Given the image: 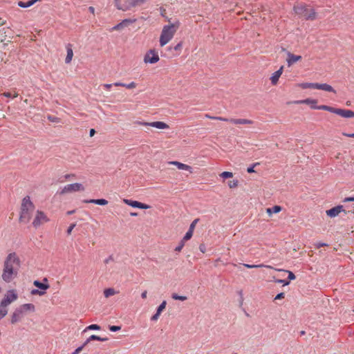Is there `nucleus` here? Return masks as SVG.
<instances>
[{"mask_svg": "<svg viewBox=\"0 0 354 354\" xmlns=\"http://www.w3.org/2000/svg\"><path fill=\"white\" fill-rule=\"evenodd\" d=\"M21 267V260L18 254L15 252L8 254L3 261L1 272V279L5 283H11L16 279Z\"/></svg>", "mask_w": 354, "mask_h": 354, "instance_id": "obj_1", "label": "nucleus"}, {"mask_svg": "<svg viewBox=\"0 0 354 354\" xmlns=\"http://www.w3.org/2000/svg\"><path fill=\"white\" fill-rule=\"evenodd\" d=\"M35 206L31 201L30 196H25L21 201L19 221L23 223H28L32 218Z\"/></svg>", "mask_w": 354, "mask_h": 354, "instance_id": "obj_2", "label": "nucleus"}, {"mask_svg": "<svg viewBox=\"0 0 354 354\" xmlns=\"http://www.w3.org/2000/svg\"><path fill=\"white\" fill-rule=\"evenodd\" d=\"M36 311V307L33 304H24L17 307L10 315V323L15 324L22 320L24 317L28 313Z\"/></svg>", "mask_w": 354, "mask_h": 354, "instance_id": "obj_3", "label": "nucleus"}, {"mask_svg": "<svg viewBox=\"0 0 354 354\" xmlns=\"http://www.w3.org/2000/svg\"><path fill=\"white\" fill-rule=\"evenodd\" d=\"M178 28V25L174 24L163 26L159 39L161 47L165 46L173 39Z\"/></svg>", "mask_w": 354, "mask_h": 354, "instance_id": "obj_4", "label": "nucleus"}, {"mask_svg": "<svg viewBox=\"0 0 354 354\" xmlns=\"http://www.w3.org/2000/svg\"><path fill=\"white\" fill-rule=\"evenodd\" d=\"M295 13L304 17L306 20H314L316 19V12L309 6L304 3H297L293 7Z\"/></svg>", "mask_w": 354, "mask_h": 354, "instance_id": "obj_5", "label": "nucleus"}, {"mask_svg": "<svg viewBox=\"0 0 354 354\" xmlns=\"http://www.w3.org/2000/svg\"><path fill=\"white\" fill-rule=\"evenodd\" d=\"M313 108L327 111L345 118H354V111L349 109H337L327 105H320L319 106H313Z\"/></svg>", "mask_w": 354, "mask_h": 354, "instance_id": "obj_6", "label": "nucleus"}, {"mask_svg": "<svg viewBox=\"0 0 354 354\" xmlns=\"http://www.w3.org/2000/svg\"><path fill=\"white\" fill-rule=\"evenodd\" d=\"M17 299L18 294L17 290L15 289H10L6 291L0 303L8 308V306L17 301Z\"/></svg>", "mask_w": 354, "mask_h": 354, "instance_id": "obj_7", "label": "nucleus"}, {"mask_svg": "<svg viewBox=\"0 0 354 354\" xmlns=\"http://www.w3.org/2000/svg\"><path fill=\"white\" fill-rule=\"evenodd\" d=\"M48 221L49 218L46 213L38 209L35 212L32 225L35 228H37Z\"/></svg>", "mask_w": 354, "mask_h": 354, "instance_id": "obj_8", "label": "nucleus"}, {"mask_svg": "<svg viewBox=\"0 0 354 354\" xmlns=\"http://www.w3.org/2000/svg\"><path fill=\"white\" fill-rule=\"evenodd\" d=\"M147 0H126L124 6H118V9L122 10L124 11L131 9L136 6H140L145 3Z\"/></svg>", "mask_w": 354, "mask_h": 354, "instance_id": "obj_9", "label": "nucleus"}, {"mask_svg": "<svg viewBox=\"0 0 354 354\" xmlns=\"http://www.w3.org/2000/svg\"><path fill=\"white\" fill-rule=\"evenodd\" d=\"M84 186L78 183L66 185L61 191L62 194L76 192L79 191H84Z\"/></svg>", "mask_w": 354, "mask_h": 354, "instance_id": "obj_10", "label": "nucleus"}, {"mask_svg": "<svg viewBox=\"0 0 354 354\" xmlns=\"http://www.w3.org/2000/svg\"><path fill=\"white\" fill-rule=\"evenodd\" d=\"M160 59L158 53L156 50L151 49L149 50L144 57V62L145 63L149 64H155L157 63Z\"/></svg>", "mask_w": 354, "mask_h": 354, "instance_id": "obj_11", "label": "nucleus"}, {"mask_svg": "<svg viewBox=\"0 0 354 354\" xmlns=\"http://www.w3.org/2000/svg\"><path fill=\"white\" fill-rule=\"evenodd\" d=\"M136 124L145 127H155L159 129H169V126L166 124L164 122L161 121H156V122H137Z\"/></svg>", "mask_w": 354, "mask_h": 354, "instance_id": "obj_12", "label": "nucleus"}, {"mask_svg": "<svg viewBox=\"0 0 354 354\" xmlns=\"http://www.w3.org/2000/svg\"><path fill=\"white\" fill-rule=\"evenodd\" d=\"M122 201L125 204H127V205H129L131 207H133L144 209H147L150 208L149 205H148L147 204H145V203H140V202L137 201H132V200L124 198L122 200Z\"/></svg>", "mask_w": 354, "mask_h": 354, "instance_id": "obj_13", "label": "nucleus"}, {"mask_svg": "<svg viewBox=\"0 0 354 354\" xmlns=\"http://www.w3.org/2000/svg\"><path fill=\"white\" fill-rule=\"evenodd\" d=\"M294 103L297 104H308V105H310V108L313 109H318L317 108H313V106H317V100H315V99L307 98L305 100L295 101Z\"/></svg>", "mask_w": 354, "mask_h": 354, "instance_id": "obj_14", "label": "nucleus"}, {"mask_svg": "<svg viewBox=\"0 0 354 354\" xmlns=\"http://www.w3.org/2000/svg\"><path fill=\"white\" fill-rule=\"evenodd\" d=\"M283 71V66H281L279 70L275 71L270 77V81L272 85H277L279 77L282 75Z\"/></svg>", "mask_w": 354, "mask_h": 354, "instance_id": "obj_15", "label": "nucleus"}, {"mask_svg": "<svg viewBox=\"0 0 354 354\" xmlns=\"http://www.w3.org/2000/svg\"><path fill=\"white\" fill-rule=\"evenodd\" d=\"M342 211H344L342 205H338L326 211V214L333 218L337 216Z\"/></svg>", "mask_w": 354, "mask_h": 354, "instance_id": "obj_16", "label": "nucleus"}, {"mask_svg": "<svg viewBox=\"0 0 354 354\" xmlns=\"http://www.w3.org/2000/svg\"><path fill=\"white\" fill-rule=\"evenodd\" d=\"M302 57L301 55H295L291 53H288V58L286 59L288 66H291L292 64L301 60Z\"/></svg>", "mask_w": 354, "mask_h": 354, "instance_id": "obj_17", "label": "nucleus"}, {"mask_svg": "<svg viewBox=\"0 0 354 354\" xmlns=\"http://www.w3.org/2000/svg\"><path fill=\"white\" fill-rule=\"evenodd\" d=\"M169 165H175L178 167L179 169L188 171L190 173L192 172V168L188 165L180 162L178 161H170L169 162Z\"/></svg>", "mask_w": 354, "mask_h": 354, "instance_id": "obj_18", "label": "nucleus"}, {"mask_svg": "<svg viewBox=\"0 0 354 354\" xmlns=\"http://www.w3.org/2000/svg\"><path fill=\"white\" fill-rule=\"evenodd\" d=\"M315 89H319L325 91L327 92H332L335 93V90L329 84H319V83H315Z\"/></svg>", "mask_w": 354, "mask_h": 354, "instance_id": "obj_19", "label": "nucleus"}, {"mask_svg": "<svg viewBox=\"0 0 354 354\" xmlns=\"http://www.w3.org/2000/svg\"><path fill=\"white\" fill-rule=\"evenodd\" d=\"M43 281L44 283H41L39 281H35L33 282V285L41 290H46L50 287L48 283V279L46 278H44L43 279Z\"/></svg>", "mask_w": 354, "mask_h": 354, "instance_id": "obj_20", "label": "nucleus"}, {"mask_svg": "<svg viewBox=\"0 0 354 354\" xmlns=\"http://www.w3.org/2000/svg\"><path fill=\"white\" fill-rule=\"evenodd\" d=\"M230 122L234 124H252L253 121L248 119H230Z\"/></svg>", "mask_w": 354, "mask_h": 354, "instance_id": "obj_21", "label": "nucleus"}, {"mask_svg": "<svg viewBox=\"0 0 354 354\" xmlns=\"http://www.w3.org/2000/svg\"><path fill=\"white\" fill-rule=\"evenodd\" d=\"M66 51H67V55H66V57L65 59V62L66 64H69L71 62L73 57V51L71 44H68L66 46Z\"/></svg>", "mask_w": 354, "mask_h": 354, "instance_id": "obj_22", "label": "nucleus"}, {"mask_svg": "<svg viewBox=\"0 0 354 354\" xmlns=\"http://www.w3.org/2000/svg\"><path fill=\"white\" fill-rule=\"evenodd\" d=\"M86 203H94L99 205H106L108 204V201L106 199H90L84 201Z\"/></svg>", "mask_w": 354, "mask_h": 354, "instance_id": "obj_23", "label": "nucleus"}, {"mask_svg": "<svg viewBox=\"0 0 354 354\" xmlns=\"http://www.w3.org/2000/svg\"><path fill=\"white\" fill-rule=\"evenodd\" d=\"M131 20L129 19H124L122 22L119 23L116 26H113L112 28V30H120L122 29L123 28L127 26L130 23Z\"/></svg>", "mask_w": 354, "mask_h": 354, "instance_id": "obj_24", "label": "nucleus"}, {"mask_svg": "<svg viewBox=\"0 0 354 354\" xmlns=\"http://www.w3.org/2000/svg\"><path fill=\"white\" fill-rule=\"evenodd\" d=\"M114 86H122V87H125L126 88H128V89H131V88H136L137 84L134 82H131L129 84H124V83H121V82H115L114 83Z\"/></svg>", "mask_w": 354, "mask_h": 354, "instance_id": "obj_25", "label": "nucleus"}, {"mask_svg": "<svg viewBox=\"0 0 354 354\" xmlns=\"http://www.w3.org/2000/svg\"><path fill=\"white\" fill-rule=\"evenodd\" d=\"M107 339H108L107 338H102V337H99L97 335H92L86 340V342L84 343V345H87L92 340H97V341H101V342H105Z\"/></svg>", "mask_w": 354, "mask_h": 354, "instance_id": "obj_26", "label": "nucleus"}, {"mask_svg": "<svg viewBox=\"0 0 354 354\" xmlns=\"http://www.w3.org/2000/svg\"><path fill=\"white\" fill-rule=\"evenodd\" d=\"M281 211V207L279 205H274L272 208H267L266 212L270 216L273 213H279Z\"/></svg>", "mask_w": 354, "mask_h": 354, "instance_id": "obj_27", "label": "nucleus"}, {"mask_svg": "<svg viewBox=\"0 0 354 354\" xmlns=\"http://www.w3.org/2000/svg\"><path fill=\"white\" fill-rule=\"evenodd\" d=\"M118 293V292L112 288H106L104 290V295L106 298H109V297L115 295Z\"/></svg>", "mask_w": 354, "mask_h": 354, "instance_id": "obj_28", "label": "nucleus"}, {"mask_svg": "<svg viewBox=\"0 0 354 354\" xmlns=\"http://www.w3.org/2000/svg\"><path fill=\"white\" fill-rule=\"evenodd\" d=\"M298 86L302 89L315 88V83L304 82L298 84Z\"/></svg>", "mask_w": 354, "mask_h": 354, "instance_id": "obj_29", "label": "nucleus"}, {"mask_svg": "<svg viewBox=\"0 0 354 354\" xmlns=\"http://www.w3.org/2000/svg\"><path fill=\"white\" fill-rule=\"evenodd\" d=\"M8 313V308L5 307L2 304L0 303V320L6 316Z\"/></svg>", "mask_w": 354, "mask_h": 354, "instance_id": "obj_30", "label": "nucleus"}, {"mask_svg": "<svg viewBox=\"0 0 354 354\" xmlns=\"http://www.w3.org/2000/svg\"><path fill=\"white\" fill-rule=\"evenodd\" d=\"M243 266L247 268H272V266H268V265H263V264H259V265H250L248 263H243Z\"/></svg>", "mask_w": 354, "mask_h": 354, "instance_id": "obj_31", "label": "nucleus"}, {"mask_svg": "<svg viewBox=\"0 0 354 354\" xmlns=\"http://www.w3.org/2000/svg\"><path fill=\"white\" fill-rule=\"evenodd\" d=\"M233 176V173L230 171H223L219 174V176L224 179L232 178Z\"/></svg>", "mask_w": 354, "mask_h": 354, "instance_id": "obj_32", "label": "nucleus"}, {"mask_svg": "<svg viewBox=\"0 0 354 354\" xmlns=\"http://www.w3.org/2000/svg\"><path fill=\"white\" fill-rule=\"evenodd\" d=\"M172 299L175 300H180V301H185L187 300V297L186 296H180L176 293H173L171 295Z\"/></svg>", "mask_w": 354, "mask_h": 354, "instance_id": "obj_33", "label": "nucleus"}, {"mask_svg": "<svg viewBox=\"0 0 354 354\" xmlns=\"http://www.w3.org/2000/svg\"><path fill=\"white\" fill-rule=\"evenodd\" d=\"M193 233L194 232L188 230V231L186 232L185 235L184 236L182 240L185 242L187 241L192 237Z\"/></svg>", "mask_w": 354, "mask_h": 354, "instance_id": "obj_34", "label": "nucleus"}, {"mask_svg": "<svg viewBox=\"0 0 354 354\" xmlns=\"http://www.w3.org/2000/svg\"><path fill=\"white\" fill-rule=\"evenodd\" d=\"M238 185H239V180H236V179H234V180H230L228 182V186L231 189L236 188V187H238Z\"/></svg>", "mask_w": 354, "mask_h": 354, "instance_id": "obj_35", "label": "nucleus"}, {"mask_svg": "<svg viewBox=\"0 0 354 354\" xmlns=\"http://www.w3.org/2000/svg\"><path fill=\"white\" fill-rule=\"evenodd\" d=\"M45 293H46L45 291L39 290L37 289H33L31 290V295H32L42 296V295H45Z\"/></svg>", "mask_w": 354, "mask_h": 354, "instance_id": "obj_36", "label": "nucleus"}, {"mask_svg": "<svg viewBox=\"0 0 354 354\" xmlns=\"http://www.w3.org/2000/svg\"><path fill=\"white\" fill-rule=\"evenodd\" d=\"M100 326L97 324H91L88 326L85 329L84 331H86L88 330H100Z\"/></svg>", "mask_w": 354, "mask_h": 354, "instance_id": "obj_37", "label": "nucleus"}, {"mask_svg": "<svg viewBox=\"0 0 354 354\" xmlns=\"http://www.w3.org/2000/svg\"><path fill=\"white\" fill-rule=\"evenodd\" d=\"M167 302L166 301H163L160 305L158 306L157 311L158 313H161L166 308Z\"/></svg>", "mask_w": 354, "mask_h": 354, "instance_id": "obj_38", "label": "nucleus"}, {"mask_svg": "<svg viewBox=\"0 0 354 354\" xmlns=\"http://www.w3.org/2000/svg\"><path fill=\"white\" fill-rule=\"evenodd\" d=\"M278 271H283L285 272H288V279L289 280H294L295 279V275L294 274V273L291 271H288V270H282V269H279L277 270Z\"/></svg>", "mask_w": 354, "mask_h": 354, "instance_id": "obj_39", "label": "nucleus"}, {"mask_svg": "<svg viewBox=\"0 0 354 354\" xmlns=\"http://www.w3.org/2000/svg\"><path fill=\"white\" fill-rule=\"evenodd\" d=\"M185 241L181 240L180 242L179 243L178 245L175 248V251L180 252L185 245Z\"/></svg>", "mask_w": 354, "mask_h": 354, "instance_id": "obj_40", "label": "nucleus"}, {"mask_svg": "<svg viewBox=\"0 0 354 354\" xmlns=\"http://www.w3.org/2000/svg\"><path fill=\"white\" fill-rule=\"evenodd\" d=\"M183 48V42L180 41L178 44H177L174 47V49L176 51H178L179 53H180Z\"/></svg>", "mask_w": 354, "mask_h": 354, "instance_id": "obj_41", "label": "nucleus"}, {"mask_svg": "<svg viewBox=\"0 0 354 354\" xmlns=\"http://www.w3.org/2000/svg\"><path fill=\"white\" fill-rule=\"evenodd\" d=\"M198 221H199V219H198V218H196V219H194V220L192 221V223L190 224V226H189V230H191V231H192V232H194V228H195V226H196V223H198Z\"/></svg>", "mask_w": 354, "mask_h": 354, "instance_id": "obj_42", "label": "nucleus"}, {"mask_svg": "<svg viewBox=\"0 0 354 354\" xmlns=\"http://www.w3.org/2000/svg\"><path fill=\"white\" fill-rule=\"evenodd\" d=\"M121 329V327L119 326H111L109 327V330L112 332H116Z\"/></svg>", "mask_w": 354, "mask_h": 354, "instance_id": "obj_43", "label": "nucleus"}, {"mask_svg": "<svg viewBox=\"0 0 354 354\" xmlns=\"http://www.w3.org/2000/svg\"><path fill=\"white\" fill-rule=\"evenodd\" d=\"M86 345H82L80 347H78L77 348H76L73 353L72 354H79L83 349V348Z\"/></svg>", "mask_w": 354, "mask_h": 354, "instance_id": "obj_44", "label": "nucleus"}, {"mask_svg": "<svg viewBox=\"0 0 354 354\" xmlns=\"http://www.w3.org/2000/svg\"><path fill=\"white\" fill-rule=\"evenodd\" d=\"M285 297V293L281 292L276 295L274 300L282 299Z\"/></svg>", "mask_w": 354, "mask_h": 354, "instance_id": "obj_45", "label": "nucleus"}, {"mask_svg": "<svg viewBox=\"0 0 354 354\" xmlns=\"http://www.w3.org/2000/svg\"><path fill=\"white\" fill-rule=\"evenodd\" d=\"M160 314H161V313H158V311H156V314H155V315H153L151 317V319L152 321H156V320H158V319L159 318V317H160Z\"/></svg>", "mask_w": 354, "mask_h": 354, "instance_id": "obj_46", "label": "nucleus"}, {"mask_svg": "<svg viewBox=\"0 0 354 354\" xmlns=\"http://www.w3.org/2000/svg\"><path fill=\"white\" fill-rule=\"evenodd\" d=\"M277 283H283L284 286H287L289 284V281H286L284 279H278L276 281Z\"/></svg>", "mask_w": 354, "mask_h": 354, "instance_id": "obj_47", "label": "nucleus"}, {"mask_svg": "<svg viewBox=\"0 0 354 354\" xmlns=\"http://www.w3.org/2000/svg\"><path fill=\"white\" fill-rule=\"evenodd\" d=\"M259 165V163H258V162L254 163V164L253 165V166H252V167H248V168L247 169V171H248V173H253V172H254V167L256 165Z\"/></svg>", "mask_w": 354, "mask_h": 354, "instance_id": "obj_48", "label": "nucleus"}, {"mask_svg": "<svg viewBox=\"0 0 354 354\" xmlns=\"http://www.w3.org/2000/svg\"><path fill=\"white\" fill-rule=\"evenodd\" d=\"M75 225H76V224H75V223H73V224H71V225L68 227V230H67V233H68V234H70L71 233L72 230H73V228L75 227Z\"/></svg>", "mask_w": 354, "mask_h": 354, "instance_id": "obj_49", "label": "nucleus"}, {"mask_svg": "<svg viewBox=\"0 0 354 354\" xmlns=\"http://www.w3.org/2000/svg\"><path fill=\"white\" fill-rule=\"evenodd\" d=\"M199 250L201 252L205 253V245L204 244H201L199 246Z\"/></svg>", "mask_w": 354, "mask_h": 354, "instance_id": "obj_50", "label": "nucleus"}, {"mask_svg": "<svg viewBox=\"0 0 354 354\" xmlns=\"http://www.w3.org/2000/svg\"><path fill=\"white\" fill-rule=\"evenodd\" d=\"M216 120H221V121H225V122H230V119L222 118V117H216Z\"/></svg>", "mask_w": 354, "mask_h": 354, "instance_id": "obj_51", "label": "nucleus"}, {"mask_svg": "<svg viewBox=\"0 0 354 354\" xmlns=\"http://www.w3.org/2000/svg\"><path fill=\"white\" fill-rule=\"evenodd\" d=\"M342 135L348 138H354V133H342Z\"/></svg>", "mask_w": 354, "mask_h": 354, "instance_id": "obj_52", "label": "nucleus"}, {"mask_svg": "<svg viewBox=\"0 0 354 354\" xmlns=\"http://www.w3.org/2000/svg\"><path fill=\"white\" fill-rule=\"evenodd\" d=\"M354 201V197H348L344 199V202Z\"/></svg>", "mask_w": 354, "mask_h": 354, "instance_id": "obj_53", "label": "nucleus"}, {"mask_svg": "<svg viewBox=\"0 0 354 354\" xmlns=\"http://www.w3.org/2000/svg\"><path fill=\"white\" fill-rule=\"evenodd\" d=\"M114 85V84H105L103 85L104 88H105L106 89H109L111 88V86Z\"/></svg>", "mask_w": 354, "mask_h": 354, "instance_id": "obj_54", "label": "nucleus"}, {"mask_svg": "<svg viewBox=\"0 0 354 354\" xmlns=\"http://www.w3.org/2000/svg\"><path fill=\"white\" fill-rule=\"evenodd\" d=\"M147 290H145L142 294H141V297L145 299L147 298Z\"/></svg>", "mask_w": 354, "mask_h": 354, "instance_id": "obj_55", "label": "nucleus"}, {"mask_svg": "<svg viewBox=\"0 0 354 354\" xmlns=\"http://www.w3.org/2000/svg\"><path fill=\"white\" fill-rule=\"evenodd\" d=\"M120 0H115V6L118 8V6H124V4L122 6L120 5Z\"/></svg>", "mask_w": 354, "mask_h": 354, "instance_id": "obj_56", "label": "nucleus"}, {"mask_svg": "<svg viewBox=\"0 0 354 354\" xmlns=\"http://www.w3.org/2000/svg\"><path fill=\"white\" fill-rule=\"evenodd\" d=\"M326 245H327V244L324 243H318L317 244V248H321V247H324V246H326Z\"/></svg>", "mask_w": 354, "mask_h": 354, "instance_id": "obj_57", "label": "nucleus"}, {"mask_svg": "<svg viewBox=\"0 0 354 354\" xmlns=\"http://www.w3.org/2000/svg\"><path fill=\"white\" fill-rule=\"evenodd\" d=\"M2 95L7 97H10L12 96V94L9 92L3 93Z\"/></svg>", "mask_w": 354, "mask_h": 354, "instance_id": "obj_58", "label": "nucleus"}, {"mask_svg": "<svg viewBox=\"0 0 354 354\" xmlns=\"http://www.w3.org/2000/svg\"><path fill=\"white\" fill-rule=\"evenodd\" d=\"M95 133V129H91L90 130V133H89L90 136H91V137L93 136Z\"/></svg>", "mask_w": 354, "mask_h": 354, "instance_id": "obj_59", "label": "nucleus"}, {"mask_svg": "<svg viewBox=\"0 0 354 354\" xmlns=\"http://www.w3.org/2000/svg\"><path fill=\"white\" fill-rule=\"evenodd\" d=\"M205 118H209V119H212V120H216V117L211 116V115H209L208 114L205 115Z\"/></svg>", "mask_w": 354, "mask_h": 354, "instance_id": "obj_60", "label": "nucleus"}, {"mask_svg": "<svg viewBox=\"0 0 354 354\" xmlns=\"http://www.w3.org/2000/svg\"><path fill=\"white\" fill-rule=\"evenodd\" d=\"M88 10L89 11L92 13V14H94L95 13V8L93 7V6H90L88 8Z\"/></svg>", "mask_w": 354, "mask_h": 354, "instance_id": "obj_61", "label": "nucleus"}, {"mask_svg": "<svg viewBox=\"0 0 354 354\" xmlns=\"http://www.w3.org/2000/svg\"><path fill=\"white\" fill-rule=\"evenodd\" d=\"M75 210L68 211L66 214H67L68 215H71V214H74V213H75Z\"/></svg>", "mask_w": 354, "mask_h": 354, "instance_id": "obj_62", "label": "nucleus"}, {"mask_svg": "<svg viewBox=\"0 0 354 354\" xmlns=\"http://www.w3.org/2000/svg\"><path fill=\"white\" fill-rule=\"evenodd\" d=\"M130 215L131 216H138V213H136V212H131Z\"/></svg>", "mask_w": 354, "mask_h": 354, "instance_id": "obj_63", "label": "nucleus"}, {"mask_svg": "<svg viewBox=\"0 0 354 354\" xmlns=\"http://www.w3.org/2000/svg\"><path fill=\"white\" fill-rule=\"evenodd\" d=\"M348 212H353V213H354V206L352 207L351 209L348 210Z\"/></svg>", "mask_w": 354, "mask_h": 354, "instance_id": "obj_64", "label": "nucleus"}]
</instances>
